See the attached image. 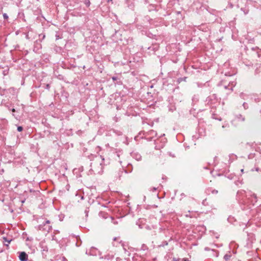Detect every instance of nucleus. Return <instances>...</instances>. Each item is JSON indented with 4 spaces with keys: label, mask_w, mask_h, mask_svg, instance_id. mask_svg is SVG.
<instances>
[{
    "label": "nucleus",
    "mask_w": 261,
    "mask_h": 261,
    "mask_svg": "<svg viewBox=\"0 0 261 261\" xmlns=\"http://www.w3.org/2000/svg\"><path fill=\"white\" fill-rule=\"evenodd\" d=\"M17 129L18 132H21L23 130V127L21 126H19L17 127Z\"/></svg>",
    "instance_id": "ddd939ff"
},
{
    "label": "nucleus",
    "mask_w": 261,
    "mask_h": 261,
    "mask_svg": "<svg viewBox=\"0 0 261 261\" xmlns=\"http://www.w3.org/2000/svg\"><path fill=\"white\" fill-rule=\"evenodd\" d=\"M216 101L217 100L216 95L213 94L206 98L205 102L208 105H212L213 104H214Z\"/></svg>",
    "instance_id": "7ed1b4c3"
},
{
    "label": "nucleus",
    "mask_w": 261,
    "mask_h": 261,
    "mask_svg": "<svg viewBox=\"0 0 261 261\" xmlns=\"http://www.w3.org/2000/svg\"><path fill=\"white\" fill-rule=\"evenodd\" d=\"M211 192L213 194H217L218 193V191L216 190H212Z\"/></svg>",
    "instance_id": "4468645a"
},
{
    "label": "nucleus",
    "mask_w": 261,
    "mask_h": 261,
    "mask_svg": "<svg viewBox=\"0 0 261 261\" xmlns=\"http://www.w3.org/2000/svg\"><path fill=\"white\" fill-rule=\"evenodd\" d=\"M114 241H117L119 243H121V241L120 240V238L115 237L113 239Z\"/></svg>",
    "instance_id": "f8f14e48"
},
{
    "label": "nucleus",
    "mask_w": 261,
    "mask_h": 261,
    "mask_svg": "<svg viewBox=\"0 0 261 261\" xmlns=\"http://www.w3.org/2000/svg\"><path fill=\"white\" fill-rule=\"evenodd\" d=\"M38 229L40 230L49 232L52 229V226L50 225V221L49 220H46L44 223L38 226Z\"/></svg>",
    "instance_id": "f03ea898"
},
{
    "label": "nucleus",
    "mask_w": 261,
    "mask_h": 261,
    "mask_svg": "<svg viewBox=\"0 0 261 261\" xmlns=\"http://www.w3.org/2000/svg\"><path fill=\"white\" fill-rule=\"evenodd\" d=\"M108 3H113V0H108Z\"/></svg>",
    "instance_id": "6ab92c4d"
},
{
    "label": "nucleus",
    "mask_w": 261,
    "mask_h": 261,
    "mask_svg": "<svg viewBox=\"0 0 261 261\" xmlns=\"http://www.w3.org/2000/svg\"><path fill=\"white\" fill-rule=\"evenodd\" d=\"M56 38L57 40L59 39L60 38L59 35H56Z\"/></svg>",
    "instance_id": "f3484780"
},
{
    "label": "nucleus",
    "mask_w": 261,
    "mask_h": 261,
    "mask_svg": "<svg viewBox=\"0 0 261 261\" xmlns=\"http://www.w3.org/2000/svg\"><path fill=\"white\" fill-rule=\"evenodd\" d=\"M12 241V239H8L5 237H3L2 238V242L3 243V244L5 246H7V248H8L9 244L10 243V242Z\"/></svg>",
    "instance_id": "0eeeda50"
},
{
    "label": "nucleus",
    "mask_w": 261,
    "mask_h": 261,
    "mask_svg": "<svg viewBox=\"0 0 261 261\" xmlns=\"http://www.w3.org/2000/svg\"><path fill=\"white\" fill-rule=\"evenodd\" d=\"M162 179H167V177H166L165 176H163L162 177Z\"/></svg>",
    "instance_id": "aec40b11"
},
{
    "label": "nucleus",
    "mask_w": 261,
    "mask_h": 261,
    "mask_svg": "<svg viewBox=\"0 0 261 261\" xmlns=\"http://www.w3.org/2000/svg\"><path fill=\"white\" fill-rule=\"evenodd\" d=\"M2 252V250H0V252Z\"/></svg>",
    "instance_id": "bb28decb"
},
{
    "label": "nucleus",
    "mask_w": 261,
    "mask_h": 261,
    "mask_svg": "<svg viewBox=\"0 0 261 261\" xmlns=\"http://www.w3.org/2000/svg\"><path fill=\"white\" fill-rule=\"evenodd\" d=\"M247 196H248V198L250 199L251 201V202L254 204V203L257 202V196L255 194H249L247 195Z\"/></svg>",
    "instance_id": "20e7f679"
},
{
    "label": "nucleus",
    "mask_w": 261,
    "mask_h": 261,
    "mask_svg": "<svg viewBox=\"0 0 261 261\" xmlns=\"http://www.w3.org/2000/svg\"><path fill=\"white\" fill-rule=\"evenodd\" d=\"M45 88L49 90L50 88V85L49 84H47L45 85Z\"/></svg>",
    "instance_id": "dca6fc26"
},
{
    "label": "nucleus",
    "mask_w": 261,
    "mask_h": 261,
    "mask_svg": "<svg viewBox=\"0 0 261 261\" xmlns=\"http://www.w3.org/2000/svg\"><path fill=\"white\" fill-rule=\"evenodd\" d=\"M231 255H228V254H225L224 256V259L226 260V261H227L229 259Z\"/></svg>",
    "instance_id": "9b49d317"
},
{
    "label": "nucleus",
    "mask_w": 261,
    "mask_h": 261,
    "mask_svg": "<svg viewBox=\"0 0 261 261\" xmlns=\"http://www.w3.org/2000/svg\"><path fill=\"white\" fill-rule=\"evenodd\" d=\"M123 173V169H120L118 171H116L114 173V177L116 179H120V177Z\"/></svg>",
    "instance_id": "423d86ee"
},
{
    "label": "nucleus",
    "mask_w": 261,
    "mask_h": 261,
    "mask_svg": "<svg viewBox=\"0 0 261 261\" xmlns=\"http://www.w3.org/2000/svg\"><path fill=\"white\" fill-rule=\"evenodd\" d=\"M260 113H261V110H260Z\"/></svg>",
    "instance_id": "cd10ccee"
},
{
    "label": "nucleus",
    "mask_w": 261,
    "mask_h": 261,
    "mask_svg": "<svg viewBox=\"0 0 261 261\" xmlns=\"http://www.w3.org/2000/svg\"><path fill=\"white\" fill-rule=\"evenodd\" d=\"M113 246H117V244H113Z\"/></svg>",
    "instance_id": "b1692460"
},
{
    "label": "nucleus",
    "mask_w": 261,
    "mask_h": 261,
    "mask_svg": "<svg viewBox=\"0 0 261 261\" xmlns=\"http://www.w3.org/2000/svg\"><path fill=\"white\" fill-rule=\"evenodd\" d=\"M43 251H47V250H46V249H43Z\"/></svg>",
    "instance_id": "a878e982"
},
{
    "label": "nucleus",
    "mask_w": 261,
    "mask_h": 261,
    "mask_svg": "<svg viewBox=\"0 0 261 261\" xmlns=\"http://www.w3.org/2000/svg\"><path fill=\"white\" fill-rule=\"evenodd\" d=\"M43 251H47V250H46V249H43Z\"/></svg>",
    "instance_id": "393cba45"
},
{
    "label": "nucleus",
    "mask_w": 261,
    "mask_h": 261,
    "mask_svg": "<svg viewBox=\"0 0 261 261\" xmlns=\"http://www.w3.org/2000/svg\"><path fill=\"white\" fill-rule=\"evenodd\" d=\"M28 257V254L25 252H21L19 254V258L21 261H27Z\"/></svg>",
    "instance_id": "39448f33"
},
{
    "label": "nucleus",
    "mask_w": 261,
    "mask_h": 261,
    "mask_svg": "<svg viewBox=\"0 0 261 261\" xmlns=\"http://www.w3.org/2000/svg\"><path fill=\"white\" fill-rule=\"evenodd\" d=\"M112 79L114 82H116L115 84H117L118 85H122V82L121 81L120 79L117 76H114L112 77Z\"/></svg>",
    "instance_id": "6e6552de"
},
{
    "label": "nucleus",
    "mask_w": 261,
    "mask_h": 261,
    "mask_svg": "<svg viewBox=\"0 0 261 261\" xmlns=\"http://www.w3.org/2000/svg\"><path fill=\"white\" fill-rule=\"evenodd\" d=\"M104 159L101 155L96 158L91 163V170L98 173L102 171L103 169L102 164Z\"/></svg>",
    "instance_id": "f257e3e1"
},
{
    "label": "nucleus",
    "mask_w": 261,
    "mask_h": 261,
    "mask_svg": "<svg viewBox=\"0 0 261 261\" xmlns=\"http://www.w3.org/2000/svg\"><path fill=\"white\" fill-rule=\"evenodd\" d=\"M116 261H122V259L119 258H117Z\"/></svg>",
    "instance_id": "a211bd4d"
},
{
    "label": "nucleus",
    "mask_w": 261,
    "mask_h": 261,
    "mask_svg": "<svg viewBox=\"0 0 261 261\" xmlns=\"http://www.w3.org/2000/svg\"><path fill=\"white\" fill-rule=\"evenodd\" d=\"M3 17L5 19H8V16L6 13L3 14Z\"/></svg>",
    "instance_id": "2eb2a0df"
},
{
    "label": "nucleus",
    "mask_w": 261,
    "mask_h": 261,
    "mask_svg": "<svg viewBox=\"0 0 261 261\" xmlns=\"http://www.w3.org/2000/svg\"><path fill=\"white\" fill-rule=\"evenodd\" d=\"M241 171L242 173H243L244 172V169H241Z\"/></svg>",
    "instance_id": "4be33fe9"
},
{
    "label": "nucleus",
    "mask_w": 261,
    "mask_h": 261,
    "mask_svg": "<svg viewBox=\"0 0 261 261\" xmlns=\"http://www.w3.org/2000/svg\"><path fill=\"white\" fill-rule=\"evenodd\" d=\"M84 4L87 7H89L91 4V3L89 0H85Z\"/></svg>",
    "instance_id": "9d476101"
},
{
    "label": "nucleus",
    "mask_w": 261,
    "mask_h": 261,
    "mask_svg": "<svg viewBox=\"0 0 261 261\" xmlns=\"http://www.w3.org/2000/svg\"><path fill=\"white\" fill-rule=\"evenodd\" d=\"M99 216L101 217H102L105 219H106L108 217V214L105 212H102V211H100L99 213Z\"/></svg>",
    "instance_id": "1a4fd4ad"
},
{
    "label": "nucleus",
    "mask_w": 261,
    "mask_h": 261,
    "mask_svg": "<svg viewBox=\"0 0 261 261\" xmlns=\"http://www.w3.org/2000/svg\"><path fill=\"white\" fill-rule=\"evenodd\" d=\"M258 170H259L258 168H256V170L257 171H258Z\"/></svg>",
    "instance_id": "5701e85b"
},
{
    "label": "nucleus",
    "mask_w": 261,
    "mask_h": 261,
    "mask_svg": "<svg viewBox=\"0 0 261 261\" xmlns=\"http://www.w3.org/2000/svg\"><path fill=\"white\" fill-rule=\"evenodd\" d=\"M11 111H12L13 112H15V109H14V108H13V109H12L11 110Z\"/></svg>",
    "instance_id": "412c9836"
}]
</instances>
